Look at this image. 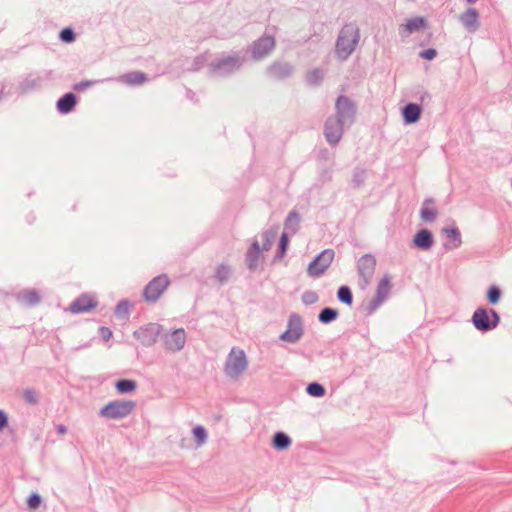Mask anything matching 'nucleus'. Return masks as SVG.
<instances>
[{
  "instance_id": "f257e3e1",
  "label": "nucleus",
  "mask_w": 512,
  "mask_h": 512,
  "mask_svg": "<svg viewBox=\"0 0 512 512\" xmlns=\"http://www.w3.org/2000/svg\"><path fill=\"white\" fill-rule=\"evenodd\" d=\"M360 39V30L356 23L345 24L337 37L335 51L339 60L344 61L354 52Z\"/></svg>"
},
{
  "instance_id": "f03ea898",
  "label": "nucleus",
  "mask_w": 512,
  "mask_h": 512,
  "mask_svg": "<svg viewBox=\"0 0 512 512\" xmlns=\"http://www.w3.org/2000/svg\"><path fill=\"white\" fill-rule=\"evenodd\" d=\"M245 60V53L234 52L212 61L209 69L213 75L225 77L239 71L244 65Z\"/></svg>"
},
{
  "instance_id": "7ed1b4c3",
  "label": "nucleus",
  "mask_w": 512,
  "mask_h": 512,
  "mask_svg": "<svg viewBox=\"0 0 512 512\" xmlns=\"http://www.w3.org/2000/svg\"><path fill=\"white\" fill-rule=\"evenodd\" d=\"M277 30L276 26L267 27L265 33L252 42L249 49L245 52L250 53L251 59L253 61H260L266 58L275 48V32Z\"/></svg>"
},
{
  "instance_id": "20e7f679",
  "label": "nucleus",
  "mask_w": 512,
  "mask_h": 512,
  "mask_svg": "<svg viewBox=\"0 0 512 512\" xmlns=\"http://www.w3.org/2000/svg\"><path fill=\"white\" fill-rule=\"evenodd\" d=\"M499 313L489 307H478L471 317V322L475 329L481 333H487L498 327L500 323Z\"/></svg>"
},
{
  "instance_id": "39448f33",
  "label": "nucleus",
  "mask_w": 512,
  "mask_h": 512,
  "mask_svg": "<svg viewBox=\"0 0 512 512\" xmlns=\"http://www.w3.org/2000/svg\"><path fill=\"white\" fill-rule=\"evenodd\" d=\"M248 361L242 349L233 347L229 352L224 365V372L231 379H238L247 369Z\"/></svg>"
},
{
  "instance_id": "423d86ee",
  "label": "nucleus",
  "mask_w": 512,
  "mask_h": 512,
  "mask_svg": "<svg viewBox=\"0 0 512 512\" xmlns=\"http://www.w3.org/2000/svg\"><path fill=\"white\" fill-rule=\"evenodd\" d=\"M136 407L132 400H114L103 406L99 412L101 417L107 419H123L130 415Z\"/></svg>"
},
{
  "instance_id": "0eeeda50",
  "label": "nucleus",
  "mask_w": 512,
  "mask_h": 512,
  "mask_svg": "<svg viewBox=\"0 0 512 512\" xmlns=\"http://www.w3.org/2000/svg\"><path fill=\"white\" fill-rule=\"evenodd\" d=\"M376 258L373 254L367 253L361 256L357 261V272L359 275V287L366 289L373 278L376 269Z\"/></svg>"
},
{
  "instance_id": "6e6552de",
  "label": "nucleus",
  "mask_w": 512,
  "mask_h": 512,
  "mask_svg": "<svg viewBox=\"0 0 512 512\" xmlns=\"http://www.w3.org/2000/svg\"><path fill=\"white\" fill-rule=\"evenodd\" d=\"M334 256L335 252L333 249L323 250L308 264L307 274L313 278L322 276L331 265Z\"/></svg>"
},
{
  "instance_id": "1a4fd4ad",
  "label": "nucleus",
  "mask_w": 512,
  "mask_h": 512,
  "mask_svg": "<svg viewBox=\"0 0 512 512\" xmlns=\"http://www.w3.org/2000/svg\"><path fill=\"white\" fill-rule=\"evenodd\" d=\"M335 118L350 126L355 121L357 108L355 103L346 95H340L335 103Z\"/></svg>"
},
{
  "instance_id": "9d476101",
  "label": "nucleus",
  "mask_w": 512,
  "mask_h": 512,
  "mask_svg": "<svg viewBox=\"0 0 512 512\" xmlns=\"http://www.w3.org/2000/svg\"><path fill=\"white\" fill-rule=\"evenodd\" d=\"M304 334L302 317L297 313L290 314L286 330L280 334L279 339L287 343H297Z\"/></svg>"
},
{
  "instance_id": "9b49d317",
  "label": "nucleus",
  "mask_w": 512,
  "mask_h": 512,
  "mask_svg": "<svg viewBox=\"0 0 512 512\" xmlns=\"http://www.w3.org/2000/svg\"><path fill=\"white\" fill-rule=\"evenodd\" d=\"M170 284L166 274L154 277L144 288L143 297L146 302H156Z\"/></svg>"
},
{
  "instance_id": "f8f14e48",
  "label": "nucleus",
  "mask_w": 512,
  "mask_h": 512,
  "mask_svg": "<svg viewBox=\"0 0 512 512\" xmlns=\"http://www.w3.org/2000/svg\"><path fill=\"white\" fill-rule=\"evenodd\" d=\"M162 331V326L158 323H148L141 326L133 332V336L145 347H150L157 342Z\"/></svg>"
},
{
  "instance_id": "ddd939ff",
  "label": "nucleus",
  "mask_w": 512,
  "mask_h": 512,
  "mask_svg": "<svg viewBox=\"0 0 512 512\" xmlns=\"http://www.w3.org/2000/svg\"><path fill=\"white\" fill-rule=\"evenodd\" d=\"M344 126L346 124L333 116L327 118L324 124V136L330 145L335 146L340 142Z\"/></svg>"
},
{
  "instance_id": "4468645a",
  "label": "nucleus",
  "mask_w": 512,
  "mask_h": 512,
  "mask_svg": "<svg viewBox=\"0 0 512 512\" xmlns=\"http://www.w3.org/2000/svg\"><path fill=\"white\" fill-rule=\"evenodd\" d=\"M293 72L294 66L291 63L285 61H274L268 66L266 70L268 77L278 81L291 77Z\"/></svg>"
},
{
  "instance_id": "2eb2a0df",
  "label": "nucleus",
  "mask_w": 512,
  "mask_h": 512,
  "mask_svg": "<svg viewBox=\"0 0 512 512\" xmlns=\"http://www.w3.org/2000/svg\"><path fill=\"white\" fill-rule=\"evenodd\" d=\"M441 235L445 237L443 248L447 251L458 249L462 245V235L456 225L445 226L441 229Z\"/></svg>"
},
{
  "instance_id": "dca6fc26",
  "label": "nucleus",
  "mask_w": 512,
  "mask_h": 512,
  "mask_svg": "<svg viewBox=\"0 0 512 512\" xmlns=\"http://www.w3.org/2000/svg\"><path fill=\"white\" fill-rule=\"evenodd\" d=\"M98 302L91 295L84 293L76 298L69 306V311L73 314L86 313L96 308Z\"/></svg>"
},
{
  "instance_id": "f3484780",
  "label": "nucleus",
  "mask_w": 512,
  "mask_h": 512,
  "mask_svg": "<svg viewBox=\"0 0 512 512\" xmlns=\"http://www.w3.org/2000/svg\"><path fill=\"white\" fill-rule=\"evenodd\" d=\"M186 343V333L184 329H175L170 335L165 337V348L171 352L182 350Z\"/></svg>"
},
{
  "instance_id": "a211bd4d",
  "label": "nucleus",
  "mask_w": 512,
  "mask_h": 512,
  "mask_svg": "<svg viewBox=\"0 0 512 512\" xmlns=\"http://www.w3.org/2000/svg\"><path fill=\"white\" fill-rule=\"evenodd\" d=\"M43 77L40 73H30L18 84V90L21 94L39 90L42 87Z\"/></svg>"
},
{
  "instance_id": "6ab92c4d",
  "label": "nucleus",
  "mask_w": 512,
  "mask_h": 512,
  "mask_svg": "<svg viewBox=\"0 0 512 512\" xmlns=\"http://www.w3.org/2000/svg\"><path fill=\"white\" fill-rule=\"evenodd\" d=\"M401 113L404 124L411 125L420 120L422 107L417 103L409 102L403 106Z\"/></svg>"
},
{
  "instance_id": "aec40b11",
  "label": "nucleus",
  "mask_w": 512,
  "mask_h": 512,
  "mask_svg": "<svg viewBox=\"0 0 512 512\" xmlns=\"http://www.w3.org/2000/svg\"><path fill=\"white\" fill-rule=\"evenodd\" d=\"M78 103V97L73 92H67L62 95L56 102L58 113L67 115L71 113Z\"/></svg>"
},
{
  "instance_id": "412c9836",
  "label": "nucleus",
  "mask_w": 512,
  "mask_h": 512,
  "mask_svg": "<svg viewBox=\"0 0 512 512\" xmlns=\"http://www.w3.org/2000/svg\"><path fill=\"white\" fill-rule=\"evenodd\" d=\"M413 244L420 250H429L434 245L433 233L427 228L418 230L414 235Z\"/></svg>"
},
{
  "instance_id": "4be33fe9",
  "label": "nucleus",
  "mask_w": 512,
  "mask_h": 512,
  "mask_svg": "<svg viewBox=\"0 0 512 512\" xmlns=\"http://www.w3.org/2000/svg\"><path fill=\"white\" fill-rule=\"evenodd\" d=\"M460 22L469 32H475L480 27L479 13L475 8H468L460 15Z\"/></svg>"
},
{
  "instance_id": "5701e85b",
  "label": "nucleus",
  "mask_w": 512,
  "mask_h": 512,
  "mask_svg": "<svg viewBox=\"0 0 512 512\" xmlns=\"http://www.w3.org/2000/svg\"><path fill=\"white\" fill-rule=\"evenodd\" d=\"M261 257V248L257 239H254L246 252V265L250 271L258 268L259 259Z\"/></svg>"
},
{
  "instance_id": "b1692460",
  "label": "nucleus",
  "mask_w": 512,
  "mask_h": 512,
  "mask_svg": "<svg viewBox=\"0 0 512 512\" xmlns=\"http://www.w3.org/2000/svg\"><path fill=\"white\" fill-rule=\"evenodd\" d=\"M17 300L26 306L34 307L40 303L41 297L36 289H27L17 294Z\"/></svg>"
},
{
  "instance_id": "393cba45",
  "label": "nucleus",
  "mask_w": 512,
  "mask_h": 512,
  "mask_svg": "<svg viewBox=\"0 0 512 512\" xmlns=\"http://www.w3.org/2000/svg\"><path fill=\"white\" fill-rule=\"evenodd\" d=\"M117 80L129 86H136L144 83L147 80V75L141 71H132L120 76Z\"/></svg>"
},
{
  "instance_id": "a878e982",
  "label": "nucleus",
  "mask_w": 512,
  "mask_h": 512,
  "mask_svg": "<svg viewBox=\"0 0 512 512\" xmlns=\"http://www.w3.org/2000/svg\"><path fill=\"white\" fill-rule=\"evenodd\" d=\"M300 227V215L296 210H292L287 215L284 221V231L288 234L294 235Z\"/></svg>"
},
{
  "instance_id": "bb28decb",
  "label": "nucleus",
  "mask_w": 512,
  "mask_h": 512,
  "mask_svg": "<svg viewBox=\"0 0 512 512\" xmlns=\"http://www.w3.org/2000/svg\"><path fill=\"white\" fill-rule=\"evenodd\" d=\"M292 444V440L288 434L283 431H277L274 433L272 438V446L278 451L288 449Z\"/></svg>"
},
{
  "instance_id": "cd10ccee",
  "label": "nucleus",
  "mask_w": 512,
  "mask_h": 512,
  "mask_svg": "<svg viewBox=\"0 0 512 512\" xmlns=\"http://www.w3.org/2000/svg\"><path fill=\"white\" fill-rule=\"evenodd\" d=\"M434 204L433 198H426L420 210V217L425 222H432L437 217V211L435 208L430 207Z\"/></svg>"
},
{
  "instance_id": "c85d7f7f",
  "label": "nucleus",
  "mask_w": 512,
  "mask_h": 512,
  "mask_svg": "<svg viewBox=\"0 0 512 512\" xmlns=\"http://www.w3.org/2000/svg\"><path fill=\"white\" fill-rule=\"evenodd\" d=\"M391 287V276L385 274L377 285L375 296L385 301L390 294Z\"/></svg>"
},
{
  "instance_id": "c756f323",
  "label": "nucleus",
  "mask_w": 512,
  "mask_h": 512,
  "mask_svg": "<svg viewBox=\"0 0 512 512\" xmlns=\"http://www.w3.org/2000/svg\"><path fill=\"white\" fill-rule=\"evenodd\" d=\"M115 388L119 394L132 393L137 388V382L133 379H119L115 382Z\"/></svg>"
},
{
  "instance_id": "7c9ffc66",
  "label": "nucleus",
  "mask_w": 512,
  "mask_h": 512,
  "mask_svg": "<svg viewBox=\"0 0 512 512\" xmlns=\"http://www.w3.org/2000/svg\"><path fill=\"white\" fill-rule=\"evenodd\" d=\"M233 273L232 268L224 263L219 264L214 272V277L218 280L220 285L225 284Z\"/></svg>"
},
{
  "instance_id": "2f4dec72",
  "label": "nucleus",
  "mask_w": 512,
  "mask_h": 512,
  "mask_svg": "<svg viewBox=\"0 0 512 512\" xmlns=\"http://www.w3.org/2000/svg\"><path fill=\"white\" fill-rule=\"evenodd\" d=\"M339 316L337 309L332 307H324L318 314V321L322 324H330Z\"/></svg>"
},
{
  "instance_id": "473e14b6",
  "label": "nucleus",
  "mask_w": 512,
  "mask_h": 512,
  "mask_svg": "<svg viewBox=\"0 0 512 512\" xmlns=\"http://www.w3.org/2000/svg\"><path fill=\"white\" fill-rule=\"evenodd\" d=\"M278 229H279L278 225H273L270 228H268L262 232V239H263L262 249L264 251L270 250L273 240L275 239V237L277 235Z\"/></svg>"
},
{
  "instance_id": "72a5a7b5",
  "label": "nucleus",
  "mask_w": 512,
  "mask_h": 512,
  "mask_svg": "<svg viewBox=\"0 0 512 512\" xmlns=\"http://www.w3.org/2000/svg\"><path fill=\"white\" fill-rule=\"evenodd\" d=\"M289 247V234L286 231H283L278 242V247L276 254L274 256V261L281 260L285 255Z\"/></svg>"
},
{
  "instance_id": "f704fd0d",
  "label": "nucleus",
  "mask_w": 512,
  "mask_h": 512,
  "mask_svg": "<svg viewBox=\"0 0 512 512\" xmlns=\"http://www.w3.org/2000/svg\"><path fill=\"white\" fill-rule=\"evenodd\" d=\"M131 305L132 304L128 299L120 300L114 309L115 315L122 320H128L130 316L129 309Z\"/></svg>"
},
{
  "instance_id": "c9c22d12",
  "label": "nucleus",
  "mask_w": 512,
  "mask_h": 512,
  "mask_svg": "<svg viewBox=\"0 0 512 512\" xmlns=\"http://www.w3.org/2000/svg\"><path fill=\"white\" fill-rule=\"evenodd\" d=\"M427 27V20L424 17H414L409 19L405 24V29L409 33H413Z\"/></svg>"
},
{
  "instance_id": "e433bc0d",
  "label": "nucleus",
  "mask_w": 512,
  "mask_h": 512,
  "mask_svg": "<svg viewBox=\"0 0 512 512\" xmlns=\"http://www.w3.org/2000/svg\"><path fill=\"white\" fill-rule=\"evenodd\" d=\"M337 299L348 306L353 304V293L349 286L342 285L337 290Z\"/></svg>"
},
{
  "instance_id": "4c0bfd02",
  "label": "nucleus",
  "mask_w": 512,
  "mask_h": 512,
  "mask_svg": "<svg viewBox=\"0 0 512 512\" xmlns=\"http://www.w3.org/2000/svg\"><path fill=\"white\" fill-rule=\"evenodd\" d=\"M502 294V290L499 286L495 284L491 285L486 293L487 302L491 305L498 304L501 300Z\"/></svg>"
},
{
  "instance_id": "58836bf2",
  "label": "nucleus",
  "mask_w": 512,
  "mask_h": 512,
  "mask_svg": "<svg viewBox=\"0 0 512 512\" xmlns=\"http://www.w3.org/2000/svg\"><path fill=\"white\" fill-rule=\"evenodd\" d=\"M306 393L311 397L321 398L325 396L326 389L318 382H311L306 386Z\"/></svg>"
},
{
  "instance_id": "ea45409f",
  "label": "nucleus",
  "mask_w": 512,
  "mask_h": 512,
  "mask_svg": "<svg viewBox=\"0 0 512 512\" xmlns=\"http://www.w3.org/2000/svg\"><path fill=\"white\" fill-rule=\"evenodd\" d=\"M323 77V71L319 68H315L307 74L306 81L311 86H319L323 80Z\"/></svg>"
},
{
  "instance_id": "a19ab883",
  "label": "nucleus",
  "mask_w": 512,
  "mask_h": 512,
  "mask_svg": "<svg viewBox=\"0 0 512 512\" xmlns=\"http://www.w3.org/2000/svg\"><path fill=\"white\" fill-rule=\"evenodd\" d=\"M366 180V170L363 168H355L352 176V184L355 188L361 187Z\"/></svg>"
},
{
  "instance_id": "79ce46f5",
  "label": "nucleus",
  "mask_w": 512,
  "mask_h": 512,
  "mask_svg": "<svg viewBox=\"0 0 512 512\" xmlns=\"http://www.w3.org/2000/svg\"><path fill=\"white\" fill-rule=\"evenodd\" d=\"M59 39L63 42V43H72L75 41L76 39V33L74 31L73 28L71 27H65L63 28L60 33H59Z\"/></svg>"
},
{
  "instance_id": "37998d69",
  "label": "nucleus",
  "mask_w": 512,
  "mask_h": 512,
  "mask_svg": "<svg viewBox=\"0 0 512 512\" xmlns=\"http://www.w3.org/2000/svg\"><path fill=\"white\" fill-rule=\"evenodd\" d=\"M192 432H193V436L198 444H203L206 441L207 431L203 426L198 425V426L194 427Z\"/></svg>"
},
{
  "instance_id": "c03bdc74",
  "label": "nucleus",
  "mask_w": 512,
  "mask_h": 512,
  "mask_svg": "<svg viewBox=\"0 0 512 512\" xmlns=\"http://www.w3.org/2000/svg\"><path fill=\"white\" fill-rule=\"evenodd\" d=\"M206 62V57L204 55H198L193 60L189 67H187V71L196 72L200 70Z\"/></svg>"
},
{
  "instance_id": "a18cd8bd",
  "label": "nucleus",
  "mask_w": 512,
  "mask_h": 512,
  "mask_svg": "<svg viewBox=\"0 0 512 512\" xmlns=\"http://www.w3.org/2000/svg\"><path fill=\"white\" fill-rule=\"evenodd\" d=\"M99 82H102V80H83L81 82L75 83L73 85V90L77 92H83L86 89L93 87Z\"/></svg>"
},
{
  "instance_id": "49530a36",
  "label": "nucleus",
  "mask_w": 512,
  "mask_h": 512,
  "mask_svg": "<svg viewBox=\"0 0 512 512\" xmlns=\"http://www.w3.org/2000/svg\"><path fill=\"white\" fill-rule=\"evenodd\" d=\"M301 299L305 305H312L319 300V296L315 291L307 290L302 294Z\"/></svg>"
},
{
  "instance_id": "de8ad7c7",
  "label": "nucleus",
  "mask_w": 512,
  "mask_h": 512,
  "mask_svg": "<svg viewBox=\"0 0 512 512\" xmlns=\"http://www.w3.org/2000/svg\"><path fill=\"white\" fill-rule=\"evenodd\" d=\"M42 503V497L39 493L34 492L27 498V505L30 509H37Z\"/></svg>"
},
{
  "instance_id": "09e8293b",
  "label": "nucleus",
  "mask_w": 512,
  "mask_h": 512,
  "mask_svg": "<svg viewBox=\"0 0 512 512\" xmlns=\"http://www.w3.org/2000/svg\"><path fill=\"white\" fill-rule=\"evenodd\" d=\"M384 300L374 296V298L367 304L365 310L368 315H372L382 304Z\"/></svg>"
},
{
  "instance_id": "8fccbe9b",
  "label": "nucleus",
  "mask_w": 512,
  "mask_h": 512,
  "mask_svg": "<svg viewBox=\"0 0 512 512\" xmlns=\"http://www.w3.org/2000/svg\"><path fill=\"white\" fill-rule=\"evenodd\" d=\"M24 400L30 405H36L38 403V395L35 390L27 388L23 391Z\"/></svg>"
},
{
  "instance_id": "3c124183",
  "label": "nucleus",
  "mask_w": 512,
  "mask_h": 512,
  "mask_svg": "<svg viewBox=\"0 0 512 512\" xmlns=\"http://www.w3.org/2000/svg\"><path fill=\"white\" fill-rule=\"evenodd\" d=\"M419 56L425 60H433L437 56V51L434 48L424 49Z\"/></svg>"
},
{
  "instance_id": "603ef678",
  "label": "nucleus",
  "mask_w": 512,
  "mask_h": 512,
  "mask_svg": "<svg viewBox=\"0 0 512 512\" xmlns=\"http://www.w3.org/2000/svg\"><path fill=\"white\" fill-rule=\"evenodd\" d=\"M99 335L104 341H108L112 337L113 333L110 328L102 326L99 328Z\"/></svg>"
},
{
  "instance_id": "864d4df0",
  "label": "nucleus",
  "mask_w": 512,
  "mask_h": 512,
  "mask_svg": "<svg viewBox=\"0 0 512 512\" xmlns=\"http://www.w3.org/2000/svg\"><path fill=\"white\" fill-rule=\"evenodd\" d=\"M8 425V416L4 410L0 409V431Z\"/></svg>"
},
{
  "instance_id": "5fc2aeb1",
  "label": "nucleus",
  "mask_w": 512,
  "mask_h": 512,
  "mask_svg": "<svg viewBox=\"0 0 512 512\" xmlns=\"http://www.w3.org/2000/svg\"><path fill=\"white\" fill-rule=\"evenodd\" d=\"M318 157L322 160H328L330 157V152L328 151V149H321L319 151Z\"/></svg>"
},
{
  "instance_id": "6e6d98bb",
  "label": "nucleus",
  "mask_w": 512,
  "mask_h": 512,
  "mask_svg": "<svg viewBox=\"0 0 512 512\" xmlns=\"http://www.w3.org/2000/svg\"><path fill=\"white\" fill-rule=\"evenodd\" d=\"M40 75L43 77V80L52 79L54 72H53V70H45L42 73H40Z\"/></svg>"
},
{
  "instance_id": "4d7b16f0",
  "label": "nucleus",
  "mask_w": 512,
  "mask_h": 512,
  "mask_svg": "<svg viewBox=\"0 0 512 512\" xmlns=\"http://www.w3.org/2000/svg\"><path fill=\"white\" fill-rule=\"evenodd\" d=\"M56 431L59 435H64L67 432V427L63 424H58L56 426Z\"/></svg>"
},
{
  "instance_id": "13d9d810",
  "label": "nucleus",
  "mask_w": 512,
  "mask_h": 512,
  "mask_svg": "<svg viewBox=\"0 0 512 512\" xmlns=\"http://www.w3.org/2000/svg\"><path fill=\"white\" fill-rule=\"evenodd\" d=\"M187 95H188V97H189L190 99H192V98H193L194 93H193L191 90H188V91H187Z\"/></svg>"
},
{
  "instance_id": "bf43d9fd",
  "label": "nucleus",
  "mask_w": 512,
  "mask_h": 512,
  "mask_svg": "<svg viewBox=\"0 0 512 512\" xmlns=\"http://www.w3.org/2000/svg\"><path fill=\"white\" fill-rule=\"evenodd\" d=\"M469 4L475 3L477 0H466Z\"/></svg>"
}]
</instances>
